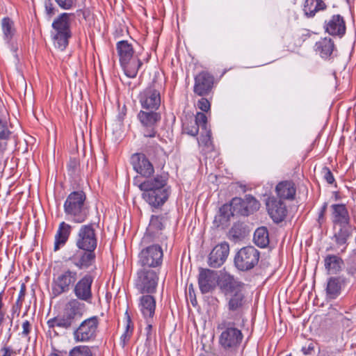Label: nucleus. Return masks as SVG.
<instances>
[{
  "mask_svg": "<svg viewBox=\"0 0 356 356\" xmlns=\"http://www.w3.org/2000/svg\"><path fill=\"white\" fill-rule=\"evenodd\" d=\"M163 259V249L154 244L144 248L138 254V264L143 268L160 269Z\"/></svg>",
  "mask_w": 356,
  "mask_h": 356,
  "instance_id": "1a4fd4ad",
  "label": "nucleus"
},
{
  "mask_svg": "<svg viewBox=\"0 0 356 356\" xmlns=\"http://www.w3.org/2000/svg\"><path fill=\"white\" fill-rule=\"evenodd\" d=\"M350 236V231L347 225L341 226L340 229L334 234L335 242L339 245H345Z\"/></svg>",
  "mask_w": 356,
  "mask_h": 356,
  "instance_id": "c9c22d12",
  "label": "nucleus"
},
{
  "mask_svg": "<svg viewBox=\"0 0 356 356\" xmlns=\"http://www.w3.org/2000/svg\"><path fill=\"white\" fill-rule=\"evenodd\" d=\"M333 210V222L340 226L348 225L350 222L348 211L344 204H334L332 205Z\"/></svg>",
  "mask_w": 356,
  "mask_h": 356,
  "instance_id": "cd10ccee",
  "label": "nucleus"
},
{
  "mask_svg": "<svg viewBox=\"0 0 356 356\" xmlns=\"http://www.w3.org/2000/svg\"><path fill=\"white\" fill-rule=\"evenodd\" d=\"M25 291H26L25 286H24V284H22L20 291H19V293L18 299L17 300V304H18L19 302H21L23 300V298H24V296H25Z\"/></svg>",
  "mask_w": 356,
  "mask_h": 356,
  "instance_id": "13d9d810",
  "label": "nucleus"
},
{
  "mask_svg": "<svg viewBox=\"0 0 356 356\" xmlns=\"http://www.w3.org/2000/svg\"><path fill=\"white\" fill-rule=\"evenodd\" d=\"M237 322L233 321L228 323V326L220 336L219 342L225 349H235L243 339L241 331L234 327Z\"/></svg>",
  "mask_w": 356,
  "mask_h": 356,
  "instance_id": "ddd939ff",
  "label": "nucleus"
},
{
  "mask_svg": "<svg viewBox=\"0 0 356 356\" xmlns=\"http://www.w3.org/2000/svg\"><path fill=\"white\" fill-rule=\"evenodd\" d=\"M325 32L332 36L343 37L346 33V22L340 15H334L329 20L325 22Z\"/></svg>",
  "mask_w": 356,
  "mask_h": 356,
  "instance_id": "b1692460",
  "label": "nucleus"
},
{
  "mask_svg": "<svg viewBox=\"0 0 356 356\" xmlns=\"http://www.w3.org/2000/svg\"><path fill=\"white\" fill-rule=\"evenodd\" d=\"M260 252L254 246L248 245L241 248L235 254L234 264L240 271H248L259 263Z\"/></svg>",
  "mask_w": 356,
  "mask_h": 356,
  "instance_id": "6e6552de",
  "label": "nucleus"
},
{
  "mask_svg": "<svg viewBox=\"0 0 356 356\" xmlns=\"http://www.w3.org/2000/svg\"><path fill=\"white\" fill-rule=\"evenodd\" d=\"M229 252V245L227 242H222L216 245L208 257V264L211 268H219L226 261Z\"/></svg>",
  "mask_w": 356,
  "mask_h": 356,
  "instance_id": "412c9836",
  "label": "nucleus"
},
{
  "mask_svg": "<svg viewBox=\"0 0 356 356\" xmlns=\"http://www.w3.org/2000/svg\"><path fill=\"white\" fill-rule=\"evenodd\" d=\"M137 119L141 127L144 137L155 138L159 136L157 128L161 120V114L155 110H140L137 114Z\"/></svg>",
  "mask_w": 356,
  "mask_h": 356,
  "instance_id": "0eeeda50",
  "label": "nucleus"
},
{
  "mask_svg": "<svg viewBox=\"0 0 356 356\" xmlns=\"http://www.w3.org/2000/svg\"><path fill=\"white\" fill-rule=\"evenodd\" d=\"M348 273L352 275H356V256L353 259L350 265L348 268Z\"/></svg>",
  "mask_w": 356,
  "mask_h": 356,
  "instance_id": "864d4df0",
  "label": "nucleus"
},
{
  "mask_svg": "<svg viewBox=\"0 0 356 356\" xmlns=\"http://www.w3.org/2000/svg\"><path fill=\"white\" fill-rule=\"evenodd\" d=\"M45 10L47 14L49 16H52L55 14V8H54L50 1L45 3Z\"/></svg>",
  "mask_w": 356,
  "mask_h": 356,
  "instance_id": "603ef678",
  "label": "nucleus"
},
{
  "mask_svg": "<svg viewBox=\"0 0 356 356\" xmlns=\"http://www.w3.org/2000/svg\"><path fill=\"white\" fill-rule=\"evenodd\" d=\"M168 174L157 175L138 184L143 200L153 209H160L168 200L170 187L168 186Z\"/></svg>",
  "mask_w": 356,
  "mask_h": 356,
  "instance_id": "f03ea898",
  "label": "nucleus"
},
{
  "mask_svg": "<svg viewBox=\"0 0 356 356\" xmlns=\"http://www.w3.org/2000/svg\"><path fill=\"white\" fill-rule=\"evenodd\" d=\"M72 13H63L58 16L52 23L54 31L53 40L54 46L64 50L68 45V40L71 37L70 19Z\"/></svg>",
  "mask_w": 356,
  "mask_h": 356,
  "instance_id": "39448f33",
  "label": "nucleus"
},
{
  "mask_svg": "<svg viewBox=\"0 0 356 356\" xmlns=\"http://www.w3.org/2000/svg\"><path fill=\"white\" fill-rule=\"evenodd\" d=\"M325 269L331 273L341 270L343 264L342 259L337 255L328 254L324 260Z\"/></svg>",
  "mask_w": 356,
  "mask_h": 356,
  "instance_id": "2f4dec72",
  "label": "nucleus"
},
{
  "mask_svg": "<svg viewBox=\"0 0 356 356\" xmlns=\"http://www.w3.org/2000/svg\"><path fill=\"white\" fill-rule=\"evenodd\" d=\"M78 278V273L76 270L66 269L54 279L53 292L58 296L67 292L71 286H74Z\"/></svg>",
  "mask_w": 356,
  "mask_h": 356,
  "instance_id": "f8f14e48",
  "label": "nucleus"
},
{
  "mask_svg": "<svg viewBox=\"0 0 356 356\" xmlns=\"http://www.w3.org/2000/svg\"><path fill=\"white\" fill-rule=\"evenodd\" d=\"M72 232V226L65 222L59 224L58 229L55 235V241L54 250L58 251L61 247L64 246L68 240Z\"/></svg>",
  "mask_w": 356,
  "mask_h": 356,
  "instance_id": "bb28decb",
  "label": "nucleus"
},
{
  "mask_svg": "<svg viewBox=\"0 0 356 356\" xmlns=\"http://www.w3.org/2000/svg\"><path fill=\"white\" fill-rule=\"evenodd\" d=\"M139 308L145 318H153L156 309V300L152 294H143L139 300Z\"/></svg>",
  "mask_w": 356,
  "mask_h": 356,
  "instance_id": "393cba45",
  "label": "nucleus"
},
{
  "mask_svg": "<svg viewBox=\"0 0 356 356\" xmlns=\"http://www.w3.org/2000/svg\"><path fill=\"white\" fill-rule=\"evenodd\" d=\"M1 29L4 35V39L9 42L14 33V23L9 17H4L1 20Z\"/></svg>",
  "mask_w": 356,
  "mask_h": 356,
  "instance_id": "f704fd0d",
  "label": "nucleus"
},
{
  "mask_svg": "<svg viewBox=\"0 0 356 356\" xmlns=\"http://www.w3.org/2000/svg\"><path fill=\"white\" fill-rule=\"evenodd\" d=\"M93 277L86 274L75 284L73 292L79 300L91 303L92 300V284Z\"/></svg>",
  "mask_w": 356,
  "mask_h": 356,
  "instance_id": "f3484780",
  "label": "nucleus"
},
{
  "mask_svg": "<svg viewBox=\"0 0 356 356\" xmlns=\"http://www.w3.org/2000/svg\"><path fill=\"white\" fill-rule=\"evenodd\" d=\"M131 163L134 170L148 179L154 172L153 165L144 154H134L131 157Z\"/></svg>",
  "mask_w": 356,
  "mask_h": 356,
  "instance_id": "4be33fe9",
  "label": "nucleus"
},
{
  "mask_svg": "<svg viewBox=\"0 0 356 356\" xmlns=\"http://www.w3.org/2000/svg\"><path fill=\"white\" fill-rule=\"evenodd\" d=\"M75 319L72 316L69 315L65 312L63 316H58L57 327L68 329L72 325Z\"/></svg>",
  "mask_w": 356,
  "mask_h": 356,
  "instance_id": "e433bc0d",
  "label": "nucleus"
},
{
  "mask_svg": "<svg viewBox=\"0 0 356 356\" xmlns=\"http://www.w3.org/2000/svg\"><path fill=\"white\" fill-rule=\"evenodd\" d=\"M147 320V325L146 327V331H147V339L150 338L151 337V331L152 329V326L150 324V322L152 319L145 318Z\"/></svg>",
  "mask_w": 356,
  "mask_h": 356,
  "instance_id": "bf43d9fd",
  "label": "nucleus"
},
{
  "mask_svg": "<svg viewBox=\"0 0 356 356\" xmlns=\"http://www.w3.org/2000/svg\"><path fill=\"white\" fill-rule=\"evenodd\" d=\"M193 122L197 123L202 129L207 130V117L204 113L197 112Z\"/></svg>",
  "mask_w": 356,
  "mask_h": 356,
  "instance_id": "37998d69",
  "label": "nucleus"
},
{
  "mask_svg": "<svg viewBox=\"0 0 356 356\" xmlns=\"http://www.w3.org/2000/svg\"><path fill=\"white\" fill-rule=\"evenodd\" d=\"M8 143L6 140H0V159L4 154L5 151L7 149Z\"/></svg>",
  "mask_w": 356,
  "mask_h": 356,
  "instance_id": "4d7b16f0",
  "label": "nucleus"
},
{
  "mask_svg": "<svg viewBox=\"0 0 356 356\" xmlns=\"http://www.w3.org/2000/svg\"><path fill=\"white\" fill-rule=\"evenodd\" d=\"M198 143L200 145H203L207 147L208 150L213 149L211 132L210 130H206V134L200 136V140H198Z\"/></svg>",
  "mask_w": 356,
  "mask_h": 356,
  "instance_id": "58836bf2",
  "label": "nucleus"
},
{
  "mask_svg": "<svg viewBox=\"0 0 356 356\" xmlns=\"http://www.w3.org/2000/svg\"><path fill=\"white\" fill-rule=\"evenodd\" d=\"M125 316H126V318H127V325H126V330H125L124 332H128V333H131L132 334L134 326H133V323L131 322V317L129 315L127 311L125 312Z\"/></svg>",
  "mask_w": 356,
  "mask_h": 356,
  "instance_id": "3c124183",
  "label": "nucleus"
},
{
  "mask_svg": "<svg viewBox=\"0 0 356 356\" xmlns=\"http://www.w3.org/2000/svg\"><path fill=\"white\" fill-rule=\"evenodd\" d=\"M11 135V131L9 130L7 122L3 121L0 118V140H8Z\"/></svg>",
  "mask_w": 356,
  "mask_h": 356,
  "instance_id": "a19ab883",
  "label": "nucleus"
},
{
  "mask_svg": "<svg viewBox=\"0 0 356 356\" xmlns=\"http://www.w3.org/2000/svg\"><path fill=\"white\" fill-rule=\"evenodd\" d=\"M1 353L2 355L0 356H10V349L8 347H3L1 349Z\"/></svg>",
  "mask_w": 356,
  "mask_h": 356,
  "instance_id": "680f3d73",
  "label": "nucleus"
},
{
  "mask_svg": "<svg viewBox=\"0 0 356 356\" xmlns=\"http://www.w3.org/2000/svg\"><path fill=\"white\" fill-rule=\"evenodd\" d=\"M69 356H92V353L89 346H78L70 351Z\"/></svg>",
  "mask_w": 356,
  "mask_h": 356,
  "instance_id": "4c0bfd02",
  "label": "nucleus"
},
{
  "mask_svg": "<svg viewBox=\"0 0 356 356\" xmlns=\"http://www.w3.org/2000/svg\"><path fill=\"white\" fill-rule=\"evenodd\" d=\"M199 127L197 123H194L193 121H191L184 127V131L188 135L191 136H196L199 132Z\"/></svg>",
  "mask_w": 356,
  "mask_h": 356,
  "instance_id": "79ce46f5",
  "label": "nucleus"
},
{
  "mask_svg": "<svg viewBox=\"0 0 356 356\" xmlns=\"http://www.w3.org/2000/svg\"><path fill=\"white\" fill-rule=\"evenodd\" d=\"M266 209L269 216L276 223L282 222L287 214L286 206L280 198L278 200L275 197H268L266 201Z\"/></svg>",
  "mask_w": 356,
  "mask_h": 356,
  "instance_id": "6ab92c4d",
  "label": "nucleus"
},
{
  "mask_svg": "<svg viewBox=\"0 0 356 356\" xmlns=\"http://www.w3.org/2000/svg\"><path fill=\"white\" fill-rule=\"evenodd\" d=\"M197 106L203 112L207 113L208 111H210L211 104L207 99L202 97L200 99L197 101Z\"/></svg>",
  "mask_w": 356,
  "mask_h": 356,
  "instance_id": "c03bdc74",
  "label": "nucleus"
},
{
  "mask_svg": "<svg viewBox=\"0 0 356 356\" xmlns=\"http://www.w3.org/2000/svg\"><path fill=\"white\" fill-rule=\"evenodd\" d=\"M60 8L64 10L72 8L75 4V0H55Z\"/></svg>",
  "mask_w": 356,
  "mask_h": 356,
  "instance_id": "a18cd8bd",
  "label": "nucleus"
},
{
  "mask_svg": "<svg viewBox=\"0 0 356 356\" xmlns=\"http://www.w3.org/2000/svg\"><path fill=\"white\" fill-rule=\"evenodd\" d=\"M95 250L76 251L69 260L79 269H85L91 266L95 261Z\"/></svg>",
  "mask_w": 356,
  "mask_h": 356,
  "instance_id": "5701e85b",
  "label": "nucleus"
},
{
  "mask_svg": "<svg viewBox=\"0 0 356 356\" xmlns=\"http://www.w3.org/2000/svg\"><path fill=\"white\" fill-rule=\"evenodd\" d=\"M275 192L282 200H293L296 193V188L292 181H282L277 184Z\"/></svg>",
  "mask_w": 356,
  "mask_h": 356,
  "instance_id": "a878e982",
  "label": "nucleus"
},
{
  "mask_svg": "<svg viewBox=\"0 0 356 356\" xmlns=\"http://www.w3.org/2000/svg\"><path fill=\"white\" fill-rule=\"evenodd\" d=\"M79 165V161L76 159H70L67 163V169L70 175L76 172Z\"/></svg>",
  "mask_w": 356,
  "mask_h": 356,
  "instance_id": "09e8293b",
  "label": "nucleus"
},
{
  "mask_svg": "<svg viewBox=\"0 0 356 356\" xmlns=\"http://www.w3.org/2000/svg\"><path fill=\"white\" fill-rule=\"evenodd\" d=\"M3 293H0V325L5 320L6 310L4 309V304L3 302Z\"/></svg>",
  "mask_w": 356,
  "mask_h": 356,
  "instance_id": "8fccbe9b",
  "label": "nucleus"
},
{
  "mask_svg": "<svg viewBox=\"0 0 356 356\" xmlns=\"http://www.w3.org/2000/svg\"><path fill=\"white\" fill-rule=\"evenodd\" d=\"M139 103L142 110L158 111L161 106V93L154 86L144 89L138 95Z\"/></svg>",
  "mask_w": 356,
  "mask_h": 356,
  "instance_id": "dca6fc26",
  "label": "nucleus"
},
{
  "mask_svg": "<svg viewBox=\"0 0 356 356\" xmlns=\"http://www.w3.org/2000/svg\"><path fill=\"white\" fill-rule=\"evenodd\" d=\"M213 83V76L210 73L202 71L195 76L193 92L198 96H207L211 92Z\"/></svg>",
  "mask_w": 356,
  "mask_h": 356,
  "instance_id": "a211bd4d",
  "label": "nucleus"
},
{
  "mask_svg": "<svg viewBox=\"0 0 356 356\" xmlns=\"http://www.w3.org/2000/svg\"><path fill=\"white\" fill-rule=\"evenodd\" d=\"M63 207L66 216L76 223L85 222L90 213L86 195L83 191L70 193L64 202Z\"/></svg>",
  "mask_w": 356,
  "mask_h": 356,
  "instance_id": "7ed1b4c3",
  "label": "nucleus"
},
{
  "mask_svg": "<svg viewBox=\"0 0 356 356\" xmlns=\"http://www.w3.org/2000/svg\"><path fill=\"white\" fill-rule=\"evenodd\" d=\"M22 331L20 334L22 335V337L29 339V335L31 333V330H32V325H31V323L28 320L24 321L22 323Z\"/></svg>",
  "mask_w": 356,
  "mask_h": 356,
  "instance_id": "de8ad7c7",
  "label": "nucleus"
},
{
  "mask_svg": "<svg viewBox=\"0 0 356 356\" xmlns=\"http://www.w3.org/2000/svg\"><path fill=\"white\" fill-rule=\"evenodd\" d=\"M160 270L140 268L134 280V286L141 294H153L156 291Z\"/></svg>",
  "mask_w": 356,
  "mask_h": 356,
  "instance_id": "423d86ee",
  "label": "nucleus"
},
{
  "mask_svg": "<svg viewBox=\"0 0 356 356\" xmlns=\"http://www.w3.org/2000/svg\"><path fill=\"white\" fill-rule=\"evenodd\" d=\"M81 300L72 299L66 305L65 312L72 316L75 319L76 316H82L85 309V305L80 302Z\"/></svg>",
  "mask_w": 356,
  "mask_h": 356,
  "instance_id": "72a5a7b5",
  "label": "nucleus"
},
{
  "mask_svg": "<svg viewBox=\"0 0 356 356\" xmlns=\"http://www.w3.org/2000/svg\"><path fill=\"white\" fill-rule=\"evenodd\" d=\"M220 212L221 216H222L225 218L229 219L231 216H234L236 214H234V207H233V199L230 202L229 204H224L220 209Z\"/></svg>",
  "mask_w": 356,
  "mask_h": 356,
  "instance_id": "ea45409f",
  "label": "nucleus"
},
{
  "mask_svg": "<svg viewBox=\"0 0 356 356\" xmlns=\"http://www.w3.org/2000/svg\"><path fill=\"white\" fill-rule=\"evenodd\" d=\"M234 214L248 216L259 210V202L253 196L246 195L244 199L233 198Z\"/></svg>",
  "mask_w": 356,
  "mask_h": 356,
  "instance_id": "2eb2a0df",
  "label": "nucleus"
},
{
  "mask_svg": "<svg viewBox=\"0 0 356 356\" xmlns=\"http://www.w3.org/2000/svg\"><path fill=\"white\" fill-rule=\"evenodd\" d=\"M327 209V204L326 203L324 204V205L322 207L321 211H323V213H325Z\"/></svg>",
  "mask_w": 356,
  "mask_h": 356,
  "instance_id": "0e129e2a",
  "label": "nucleus"
},
{
  "mask_svg": "<svg viewBox=\"0 0 356 356\" xmlns=\"http://www.w3.org/2000/svg\"><path fill=\"white\" fill-rule=\"evenodd\" d=\"M95 227H97V224L95 222L83 225L80 227L76 238V245L79 250L96 249L97 238Z\"/></svg>",
  "mask_w": 356,
  "mask_h": 356,
  "instance_id": "9b49d317",
  "label": "nucleus"
},
{
  "mask_svg": "<svg viewBox=\"0 0 356 356\" xmlns=\"http://www.w3.org/2000/svg\"><path fill=\"white\" fill-rule=\"evenodd\" d=\"M324 215H325V213H323V211H320L319 212V214H318V222H319L320 224L321 223V221L323 220Z\"/></svg>",
  "mask_w": 356,
  "mask_h": 356,
  "instance_id": "e2e57ef3",
  "label": "nucleus"
},
{
  "mask_svg": "<svg viewBox=\"0 0 356 356\" xmlns=\"http://www.w3.org/2000/svg\"><path fill=\"white\" fill-rule=\"evenodd\" d=\"M131 336V333H128L124 332V334L120 337V342L122 346V347H124L127 342L129 340L130 337Z\"/></svg>",
  "mask_w": 356,
  "mask_h": 356,
  "instance_id": "6e6d98bb",
  "label": "nucleus"
},
{
  "mask_svg": "<svg viewBox=\"0 0 356 356\" xmlns=\"http://www.w3.org/2000/svg\"><path fill=\"white\" fill-rule=\"evenodd\" d=\"M164 218L163 216H152L149 224L143 238L144 243L150 241H160L163 243L166 240L167 237L162 233V230L164 228Z\"/></svg>",
  "mask_w": 356,
  "mask_h": 356,
  "instance_id": "4468645a",
  "label": "nucleus"
},
{
  "mask_svg": "<svg viewBox=\"0 0 356 356\" xmlns=\"http://www.w3.org/2000/svg\"><path fill=\"white\" fill-rule=\"evenodd\" d=\"M327 5L323 0H305L303 11L308 17H313L316 13L325 10Z\"/></svg>",
  "mask_w": 356,
  "mask_h": 356,
  "instance_id": "7c9ffc66",
  "label": "nucleus"
},
{
  "mask_svg": "<svg viewBox=\"0 0 356 356\" xmlns=\"http://www.w3.org/2000/svg\"><path fill=\"white\" fill-rule=\"evenodd\" d=\"M217 273L208 268H199L198 285L202 293L211 292L217 284Z\"/></svg>",
  "mask_w": 356,
  "mask_h": 356,
  "instance_id": "aec40b11",
  "label": "nucleus"
},
{
  "mask_svg": "<svg viewBox=\"0 0 356 356\" xmlns=\"http://www.w3.org/2000/svg\"><path fill=\"white\" fill-rule=\"evenodd\" d=\"M314 349V346L313 343H309L308 346H305L302 348V351L304 355H310Z\"/></svg>",
  "mask_w": 356,
  "mask_h": 356,
  "instance_id": "5fc2aeb1",
  "label": "nucleus"
},
{
  "mask_svg": "<svg viewBox=\"0 0 356 356\" xmlns=\"http://www.w3.org/2000/svg\"><path fill=\"white\" fill-rule=\"evenodd\" d=\"M191 287H192V285H191V286L188 287V289L190 290Z\"/></svg>",
  "mask_w": 356,
  "mask_h": 356,
  "instance_id": "69168bd1",
  "label": "nucleus"
},
{
  "mask_svg": "<svg viewBox=\"0 0 356 356\" xmlns=\"http://www.w3.org/2000/svg\"><path fill=\"white\" fill-rule=\"evenodd\" d=\"M99 318L92 316L83 321L73 332L74 339L76 342L93 341L97 334Z\"/></svg>",
  "mask_w": 356,
  "mask_h": 356,
  "instance_id": "9d476101",
  "label": "nucleus"
},
{
  "mask_svg": "<svg viewBox=\"0 0 356 356\" xmlns=\"http://www.w3.org/2000/svg\"><path fill=\"white\" fill-rule=\"evenodd\" d=\"M314 48L321 58L327 59L331 56L334 51V44L331 38H324L316 42Z\"/></svg>",
  "mask_w": 356,
  "mask_h": 356,
  "instance_id": "c756f323",
  "label": "nucleus"
},
{
  "mask_svg": "<svg viewBox=\"0 0 356 356\" xmlns=\"http://www.w3.org/2000/svg\"><path fill=\"white\" fill-rule=\"evenodd\" d=\"M345 284L344 278L341 277H332L328 279L326 293L330 299H335L341 293V288Z\"/></svg>",
  "mask_w": 356,
  "mask_h": 356,
  "instance_id": "c85d7f7f",
  "label": "nucleus"
},
{
  "mask_svg": "<svg viewBox=\"0 0 356 356\" xmlns=\"http://www.w3.org/2000/svg\"><path fill=\"white\" fill-rule=\"evenodd\" d=\"M253 241L256 245L260 248H266L269 244L268 231L266 227H258L253 236Z\"/></svg>",
  "mask_w": 356,
  "mask_h": 356,
  "instance_id": "473e14b6",
  "label": "nucleus"
},
{
  "mask_svg": "<svg viewBox=\"0 0 356 356\" xmlns=\"http://www.w3.org/2000/svg\"><path fill=\"white\" fill-rule=\"evenodd\" d=\"M57 320H58V316L49 319L47 321L48 327L49 328H54L55 326H57Z\"/></svg>",
  "mask_w": 356,
  "mask_h": 356,
  "instance_id": "052dcab7",
  "label": "nucleus"
},
{
  "mask_svg": "<svg viewBox=\"0 0 356 356\" xmlns=\"http://www.w3.org/2000/svg\"><path fill=\"white\" fill-rule=\"evenodd\" d=\"M220 290L227 297L229 318L243 322V312L248 305L245 294L244 284L229 274L223 275L218 283Z\"/></svg>",
  "mask_w": 356,
  "mask_h": 356,
  "instance_id": "f257e3e1",
  "label": "nucleus"
},
{
  "mask_svg": "<svg viewBox=\"0 0 356 356\" xmlns=\"http://www.w3.org/2000/svg\"><path fill=\"white\" fill-rule=\"evenodd\" d=\"M116 49L126 76L129 78L136 77L143 63L138 58H133L134 50L132 44L127 40H121L117 42Z\"/></svg>",
  "mask_w": 356,
  "mask_h": 356,
  "instance_id": "20e7f679",
  "label": "nucleus"
},
{
  "mask_svg": "<svg viewBox=\"0 0 356 356\" xmlns=\"http://www.w3.org/2000/svg\"><path fill=\"white\" fill-rule=\"evenodd\" d=\"M322 174L323 175L324 179L329 184H332L335 179L332 172L327 167H323L322 169Z\"/></svg>",
  "mask_w": 356,
  "mask_h": 356,
  "instance_id": "49530a36",
  "label": "nucleus"
}]
</instances>
